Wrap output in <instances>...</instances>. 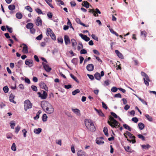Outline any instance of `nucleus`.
<instances>
[{
  "label": "nucleus",
  "instance_id": "1",
  "mask_svg": "<svg viewBox=\"0 0 156 156\" xmlns=\"http://www.w3.org/2000/svg\"><path fill=\"white\" fill-rule=\"evenodd\" d=\"M85 123L86 126L89 130L92 132H94L95 130V127L91 120L87 119H85Z\"/></svg>",
  "mask_w": 156,
  "mask_h": 156
},
{
  "label": "nucleus",
  "instance_id": "2",
  "mask_svg": "<svg viewBox=\"0 0 156 156\" xmlns=\"http://www.w3.org/2000/svg\"><path fill=\"white\" fill-rule=\"evenodd\" d=\"M109 120L108 121V123L112 127L115 128L119 127V124L113 117L110 116L109 118Z\"/></svg>",
  "mask_w": 156,
  "mask_h": 156
},
{
  "label": "nucleus",
  "instance_id": "3",
  "mask_svg": "<svg viewBox=\"0 0 156 156\" xmlns=\"http://www.w3.org/2000/svg\"><path fill=\"white\" fill-rule=\"evenodd\" d=\"M24 109L25 111H27V109L31 108L32 106V104L30 102L29 100H26L24 102Z\"/></svg>",
  "mask_w": 156,
  "mask_h": 156
},
{
  "label": "nucleus",
  "instance_id": "4",
  "mask_svg": "<svg viewBox=\"0 0 156 156\" xmlns=\"http://www.w3.org/2000/svg\"><path fill=\"white\" fill-rule=\"evenodd\" d=\"M51 105L50 103L46 101H44L41 102V105L44 111Z\"/></svg>",
  "mask_w": 156,
  "mask_h": 156
},
{
  "label": "nucleus",
  "instance_id": "5",
  "mask_svg": "<svg viewBox=\"0 0 156 156\" xmlns=\"http://www.w3.org/2000/svg\"><path fill=\"white\" fill-rule=\"evenodd\" d=\"M89 12L93 13L94 15L95 16H98V13L100 14L101 13V12L98 8L95 9V10L94 9H89Z\"/></svg>",
  "mask_w": 156,
  "mask_h": 156
},
{
  "label": "nucleus",
  "instance_id": "6",
  "mask_svg": "<svg viewBox=\"0 0 156 156\" xmlns=\"http://www.w3.org/2000/svg\"><path fill=\"white\" fill-rule=\"evenodd\" d=\"M54 108L51 105L48 107L44 111L48 114H51L54 112Z\"/></svg>",
  "mask_w": 156,
  "mask_h": 156
},
{
  "label": "nucleus",
  "instance_id": "7",
  "mask_svg": "<svg viewBox=\"0 0 156 156\" xmlns=\"http://www.w3.org/2000/svg\"><path fill=\"white\" fill-rule=\"evenodd\" d=\"M42 92L43 93L42 94L40 92H38L37 94L39 95V97H41L43 99H45L47 97L48 95L47 93L44 90H43Z\"/></svg>",
  "mask_w": 156,
  "mask_h": 156
},
{
  "label": "nucleus",
  "instance_id": "8",
  "mask_svg": "<svg viewBox=\"0 0 156 156\" xmlns=\"http://www.w3.org/2000/svg\"><path fill=\"white\" fill-rule=\"evenodd\" d=\"M42 64L46 71L47 72H49L51 71V69L50 67L48 65L46 64L44 62L42 63Z\"/></svg>",
  "mask_w": 156,
  "mask_h": 156
},
{
  "label": "nucleus",
  "instance_id": "9",
  "mask_svg": "<svg viewBox=\"0 0 156 156\" xmlns=\"http://www.w3.org/2000/svg\"><path fill=\"white\" fill-rule=\"evenodd\" d=\"M103 139L102 137L97 138L96 140V143L99 145L104 144V141L102 140Z\"/></svg>",
  "mask_w": 156,
  "mask_h": 156
},
{
  "label": "nucleus",
  "instance_id": "10",
  "mask_svg": "<svg viewBox=\"0 0 156 156\" xmlns=\"http://www.w3.org/2000/svg\"><path fill=\"white\" fill-rule=\"evenodd\" d=\"M25 64L30 67L32 66L34 64L33 61L32 60H27L25 61Z\"/></svg>",
  "mask_w": 156,
  "mask_h": 156
},
{
  "label": "nucleus",
  "instance_id": "11",
  "mask_svg": "<svg viewBox=\"0 0 156 156\" xmlns=\"http://www.w3.org/2000/svg\"><path fill=\"white\" fill-rule=\"evenodd\" d=\"M42 20L41 18L39 17H38L35 22L36 25L37 26H41L42 25Z\"/></svg>",
  "mask_w": 156,
  "mask_h": 156
},
{
  "label": "nucleus",
  "instance_id": "12",
  "mask_svg": "<svg viewBox=\"0 0 156 156\" xmlns=\"http://www.w3.org/2000/svg\"><path fill=\"white\" fill-rule=\"evenodd\" d=\"M40 87L45 90L46 91H48V88L45 83L43 82H41L39 83Z\"/></svg>",
  "mask_w": 156,
  "mask_h": 156
},
{
  "label": "nucleus",
  "instance_id": "13",
  "mask_svg": "<svg viewBox=\"0 0 156 156\" xmlns=\"http://www.w3.org/2000/svg\"><path fill=\"white\" fill-rule=\"evenodd\" d=\"M79 35L83 39L86 41H88L90 40V38L86 35H83L82 34H80Z\"/></svg>",
  "mask_w": 156,
  "mask_h": 156
},
{
  "label": "nucleus",
  "instance_id": "14",
  "mask_svg": "<svg viewBox=\"0 0 156 156\" xmlns=\"http://www.w3.org/2000/svg\"><path fill=\"white\" fill-rule=\"evenodd\" d=\"M86 68L87 70L89 71H91L94 70V66L92 64H90L87 65Z\"/></svg>",
  "mask_w": 156,
  "mask_h": 156
},
{
  "label": "nucleus",
  "instance_id": "15",
  "mask_svg": "<svg viewBox=\"0 0 156 156\" xmlns=\"http://www.w3.org/2000/svg\"><path fill=\"white\" fill-rule=\"evenodd\" d=\"M72 110L73 112L76 114L77 115L80 116V115L81 114L80 113V111L78 109H74L72 108Z\"/></svg>",
  "mask_w": 156,
  "mask_h": 156
},
{
  "label": "nucleus",
  "instance_id": "16",
  "mask_svg": "<svg viewBox=\"0 0 156 156\" xmlns=\"http://www.w3.org/2000/svg\"><path fill=\"white\" fill-rule=\"evenodd\" d=\"M115 52L117 54V55L120 58L123 59L124 58V57L123 55L118 50H115Z\"/></svg>",
  "mask_w": 156,
  "mask_h": 156
},
{
  "label": "nucleus",
  "instance_id": "17",
  "mask_svg": "<svg viewBox=\"0 0 156 156\" xmlns=\"http://www.w3.org/2000/svg\"><path fill=\"white\" fill-rule=\"evenodd\" d=\"M23 45V47L22 51L24 53H27L28 52V47L27 45L24 44H22Z\"/></svg>",
  "mask_w": 156,
  "mask_h": 156
},
{
  "label": "nucleus",
  "instance_id": "18",
  "mask_svg": "<svg viewBox=\"0 0 156 156\" xmlns=\"http://www.w3.org/2000/svg\"><path fill=\"white\" fill-rule=\"evenodd\" d=\"M65 42L66 44L67 45L68 43H70V41L69 37L67 35L64 36Z\"/></svg>",
  "mask_w": 156,
  "mask_h": 156
},
{
  "label": "nucleus",
  "instance_id": "19",
  "mask_svg": "<svg viewBox=\"0 0 156 156\" xmlns=\"http://www.w3.org/2000/svg\"><path fill=\"white\" fill-rule=\"evenodd\" d=\"M76 21L77 23L80 24L81 25H82L83 27H88V25L86 26L84 23L81 22L80 20L78 18H77L76 19Z\"/></svg>",
  "mask_w": 156,
  "mask_h": 156
},
{
  "label": "nucleus",
  "instance_id": "20",
  "mask_svg": "<svg viewBox=\"0 0 156 156\" xmlns=\"http://www.w3.org/2000/svg\"><path fill=\"white\" fill-rule=\"evenodd\" d=\"M78 156H85V152L82 150H79L77 152Z\"/></svg>",
  "mask_w": 156,
  "mask_h": 156
},
{
  "label": "nucleus",
  "instance_id": "21",
  "mask_svg": "<svg viewBox=\"0 0 156 156\" xmlns=\"http://www.w3.org/2000/svg\"><path fill=\"white\" fill-rule=\"evenodd\" d=\"M126 134L130 138L135 139V137L133 136V134H131L128 131H126Z\"/></svg>",
  "mask_w": 156,
  "mask_h": 156
},
{
  "label": "nucleus",
  "instance_id": "22",
  "mask_svg": "<svg viewBox=\"0 0 156 156\" xmlns=\"http://www.w3.org/2000/svg\"><path fill=\"white\" fill-rule=\"evenodd\" d=\"M94 77L95 78L98 80H99L101 79L100 74L98 72H97L95 74Z\"/></svg>",
  "mask_w": 156,
  "mask_h": 156
},
{
  "label": "nucleus",
  "instance_id": "23",
  "mask_svg": "<svg viewBox=\"0 0 156 156\" xmlns=\"http://www.w3.org/2000/svg\"><path fill=\"white\" fill-rule=\"evenodd\" d=\"M42 129L41 128H38V129H34V133L35 134H38L41 132Z\"/></svg>",
  "mask_w": 156,
  "mask_h": 156
},
{
  "label": "nucleus",
  "instance_id": "24",
  "mask_svg": "<svg viewBox=\"0 0 156 156\" xmlns=\"http://www.w3.org/2000/svg\"><path fill=\"white\" fill-rule=\"evenodd\" d=\"M95 110L98 113V115L101 116H104V114L99 109L98 110L97 109L95 108Z\"/></svg>",
  "mask_w": 156,
  "mask_h": 156
},
{
  "label": "nucleus",
  "instance_id": "25",
  "mask_svg": "<svg viewBox=\"0 0 156 156\" xmlns=\"http://www.w3.org/2000/svg\"><path fill=\"white\" fill-rule=\"evenodd\" d=\"M71 41L72 42V46L74 47L75 49H76V46L77 44V42L76 40L75 39H73L71 40Z\"/></svg>",
  "mask_w": 156,
  "mask_h": 156
},
{
  "label": "nucleus",
  "instance_id": "26",
  "mask_svg": "<svg viewBox=\"0 0 156 156\" xmlns=\"http://www.w3.org/2000/svg\"><path fill=\"white\" fill-rule=\"evenodd\" d=\"M14 97H15L14 95L12 94H10L9 96V101L10 102H12L14 104H16V101H14Z\"/></svg>",
  "mask_w": 156,
  "mask_h": 156
},
{
  "label": "nucleus",
  "instance_id": "27",
  "mask_svg": "<svg viewBox=\"0 0 156 156\" xmlns=\"http://www.w3.org/2000/svg\"><path fill=\"white\" fill-rule=\"evenodd\" d=\"M139 128L140 130L143 129L144 127V125L142 122H140L138 124Z\"/></svg>",
  "mask_w": 156,
  "mask_h": 156
},
{
  "label": "nucleus",
  "instance_id": "28",
  "mask_svg": "<svg viewBox=\"0 0 156 156\" xmlns=\"http://www.w3.org/2000/svg\"><path fill=\"white\" fill-rule=\"evenodd\" d=\"M26 27L27 29H30L31 28H33V24L31 23H29L26 25Z\"/></svg>",
  "mask_w": 156,
  "mask_h": 156
},
{
  "label": "nucleus",
  "instance_id": "29",
  "mask_svg": "<svg viewBox=\"0 0 156 156\" xmlns=\"http://www.w3.org/2000/svg\"><path fill=\"white\" fill-rule=\"evenodd\" d=\"M41 113V110L38 111V112H37V113L36 116L34 117V120L38 119L39 118V115Z\"/></svg>",
  "mask_w": 156,
  "mask_h": 156
},
{
  "label": "nucleus",
  "instance_id": "30",
  "mask_svg": "<svg viewBox=\"0 0 156 156\" xmlns=\"http://www.w3.org/2000/svg\"><path fill=\"white\" fill-rule=\"evenodd\" d=\"M83 48V46L82 43L81 42H79L78 44L77 50L79 51L80 50Z\"/></svg>",
  "mask_w": 156,
  "mask_h": 156
},
{
  "label": "nucleus",
  "instance_id": "31",
  "mask_svg": "<svg viewBox=\"0 0 156 156\" xmlns=\"http://www.w3.org/2000/svg\"><path fill=\"white\" fill-rule=\"evenodd\" d=\"M83 3V5L87 8H89L90 4L87 1H84Z\"/></svg>",
  "mask_w": 156,
  "mask_h": 156
},
{
  "label": "nucleus",
  "instance_id": "32",
  "mask_svg": "<svg viewBox=\"0 0 156 156\" xmlns=\"http://www.w3.org/2000/svg\"><path fill=\"white\" fill-rule=\"evenodd\" d=\"M16 16L17 18L20 19L22 18L23 15L21 13L18 12L16 14Z\"/></svg>",
  "mask_w": 156,
  "mask_h": 156
},
{
  "label": "nucleus",
  "instance_id": "33",
  "mask_svg": "<svg viewBox=\"0 0 156 156\" xmlns=\"http://www.w3.org/2000/svg\"><path fill=\"white\" fill-rule=\"evenodd\" d=\"M78 60L77 58H74L71 61L75 65H76L77 64Z\"/></svg>",
  "mask_w": 156,
  "mask_h": 156
},
{
  "label": "nucleus",
  "instance_id": "34",
  "mask_svg": "<svg viewBox=\"0 0 156 156\" xmlns=\"http://www.w3.org/2000/svg\"><path fill=\"white\" fill-rule=\"evenodd\" d=\"M125 150L127 152H131V149L129 146H125L124 147Z\"/></svg>",
  "mask_w": 156,
  "mask_h": 156
},
{
  "label": "nucleus",
  "instance_id": "35",
  "mask_svg": "<svg viewBox=\"0 0 156 156\" xmlns=\"http://www.w3.org/2000/svg\"><path fill=\"white\" fill-rule=\"evenodd\" d=\"M9 9L10 10H13L15 9V6L13 5H10L8 6Z\"/></svg>",
  "mask_w": 156,
  "mask_h": 156
},
{
  "label": "nucleus",
  "instance_id": "36",
  "mask_svg": "<svg viewBox=\"0 0 156 156\" xmlns=\"http://www.w3.org/2000/svg\"><path fill=\"white\" fill-rule=\"evenodd\" d=\"M124 127L126 129H128L129 131H131V128L128 125L126 124H124L123 125Z\"/></svg>",
  "mask_w": 156,
  "mask_h": 156
},
{
  "label": "nucleus",
  "instance_id": "37",
  "mask_svg": "<svg viewBox=\"0 0 156 156\" xmlns=\"http://www.w3.org/2000/svg\"><path fill=\"white\" fill-rule=\"evenodd\" d=\"M103 132L105 135L108 136V129L107 127H104L103 129Z\"/></svg>",
  "mask_w": 156,
  "mask_h": 156
},
{
  "label": "nucleus",
  "instance_id": "38",
  "mask_svg": "<svg viewBox=\"0 0 156 156\" xmlns=\"http://www.w3.org/2000/svg\"><path fill=\"white\" fill-rule=\"evenodd\" d=\"M70 76L71 78L73 79L75 81H76L77 83H79V81H78L76 77H75L72 74H70Z\"/></svg>",
  "mask_w": 156,
  "mask_h": 156
},
{
  "label": "nucleus",
  "instance_id": "39",
  "mask_svg": "<svg viewBox=\"0 0 156 156\" xmlns=\"http://www.w3.org/2000/svg\"><path fill=\"white\" fill-rule=\"evenodd\" d=\"M47 116L46 114H44L42 116V119L43 121L45 122L47 120Z\"/></svg>",
  "mask_w": 156,
  "mask_h": 156
},
{
  "label": "nucleus",
  "instance_id": "40",
  "mask_svg": "<svg viewBox=\"0 0 156 156\" xmlns=\"http://www.w3.org/2000/svg\"><path fill=\"white\" fill-rule=\"evenodd\" d=\"M145 116L148 121L150 122L152 121V119L151 117L148 114H146L145 115Z\"/></svg>",
  "mask_w": 156,
  "mask_h": 156
},
{
  "label": "nucleus",
  "instance_id": "41",
  "mask_svg": "<svg viewBox=\"0 0 156 156\" xmlns=\"http://www.w3.org/2000/svg\"><path fill=\"white\" fill-rule=\"evenodd\" d=\"M47 32L48 34L50 35L53 33L52 31L50 28H48L47 29Z\"/></svg>",
  "mask_w": 156,
  "mask_h": 156
},
{
  "label": "nucleus",
  "instance_id": "42",
  "mask_svg": "<svg viewBox=\"0 0 156 156\" xmlns=\"http://www.w3.org/2000/svg\"><path fill=\"white\" fill-rule=\"evenodd\" d=\"M142 148L145 149H147L149 148L150 147V146L149 144L143 145L141 146Z\"/></svg>",
  "mask_w": 156,
  "mask_h": 156
},
{
  "label": "nucleus",
  "instance_id": "43",
  "mask_svg": "<svg viewBox=\"0 0 156 156\" xmlns=\"http://www.w3.org/2000/svg\"><path fill=\"white\" fill-rule=\"evenodd\" d=\"M3 90L5 93H7L9 90V88L7 86H5L3 88Z\"/></svg>",
  "mask_w": 156,
  "mask_h": 156
},
{
  "label": "nucleus",
  "instance_id": "44",
  "mask_svg": "<svg viewBox=\"0 0 156 156\" xmlns=\"http://www.w3.org/2000/svg\"><path fill=\"white\" fill-rule=\"evenodd\" d=\"M22 60H20L17 62V64H16V66L18 67V68H19L22 65Z\"/></svg>",
  "mask_w": 156,
  "mask_h": 156
},
{
  "label": "nucleus",
  "instance_id": "45",
  "mask_svg": "<svg viewBox=\"0 0 156 156\" xmlns=\"http://www.w3.org/2000/svg\"><path fill=\"white\" fill-rule=\"evenodd\" d=\"M80 92V90L78 89H77L74 91H73L72 92V94L73 95H75L76 94H77L79 93Z\"/></svg>",
  "mask_w": 156,
  "mask_h": 156
},
{
  "label": "nucleus",
  "instance_id": "46",
  "mask_svg": "<svg viewBox=\"0 0 156 156\" xmlns=\"http://www.w3.org/2000/svg\"><path fill=\"white\" fill-rule=\"evenodd\" d=\"M25 9L28 11H29L30 12H32V9L30 6H27L25 7Z\"/></svg>",
  "mask_w": 156,
  "mask_h": 156
},
{
  "label": "nucleus",
  "instance_id": "47",
  "mask_svg": "<svg viewBox=\"0 0 156 156\" xmlns=\"http://www.w3.org/2000/svg\"><path fill=\"white\" fill-rule=\"evenodd\" d=\"M15 121H12L10 122V126L12 129H14V126L15 125Z\"/></svg>",
  "mask_w": 156,
  "mask_h": 156
},
{
  "label": "nucleus",
  "instance_id": "48",
  "mask_svg": "<svg viewBox=\"0 0 156 156\" xmlns=\"http://www.w3.org/2000/svg\"><path fill=\"white\" fill-rule=\"evenodd\" d=\"M136 96L138 98V99L143 104H145V105H147V103L144 100L141 99L139 97H138L136 95Z\"/></svg>",
  "mask_w": 156,
  "mask_h": 156
},
{
  "label": "nucleus",
  "instance_id": "49",
  "mask_svg": "<svg viewBox=\"0 0 156 156\" xmlns=\"http://www.w3.org/2000/svg\"><path fill=\"white\" fill-rule=\"evenodd\" d=\"M11 149L13 151H15L16 150V144L15 143H13L11 147Z\"/></svg>",
  "mask_w": 156,
  "mask_h": 156
},
{
  "label": "nucleus",
  "instance_id": "50",
  "mask_svg": "<svg viewBox=\"0 0 156 156\" xmlns=\"http://www.w3.org/2000/svg\"><path fill=\"white\" fill-rule=\"evenodd\" d=\"M36 12L39 14H42V12L41 9H39L37 8L35 9Z\"/></svg>",
  "mask_w": 156,
  "mask_h": 156
},
{
  "label": "nucleus",
  "instance_id": "51",
  "mask_svg": "<svg viewBox=\"0 0 156 156\" xmlns=\"http://www.w3.org/2000/svg\"><path fill=\"white\" fill-rule=\"evenodd\" d=\"M31 88L32 90L34 91H37V87L34 85H32L31 86Z\"/></svg>",
  "mask_w": 156,
  "mask_h": 156
},
{
  "label": "nucleus",
  "instance_id": "52",
  "mask_svg": "<svg viewBox=\"0 0 156 156\" xmlns=\"http://www.w3.org/2000/svg\"><path fill=\"white\" fill-rule=\"evenodd\" d=\"M138 136L139 138L141 139H142L143 140H145V137L143 136L142 135L139 134L138 135Z\"/></svg>",
  "mask_w": 156,
  "mask_h": 156
},
{
  "label": "nucleus",
  "instance_id": "53",
  "mask_svg": "<svg viewBox=\"0 0 156 156\" xmlns=\"http://www.w3.org/2000/svg\"><path fill=\"white\" fill-rule=\"evenodd\" d=\"M118 89L116 87H113L111 89V91L113 92H115L117 91Z\"/></svg>",
  "mask_w": 156,
  "mask_h": 156
},
{
  "label": "nucleus",
  "instance_id": "54",
  "mask_svg": "<svg viewBox=\"0 0 156 156\" xmlns=\"http://www.w3.org/2000/svg\"><path fill=\"white\" fill-rule=\"evenodd\" d=\"M20 127L19 126H18L16 128H15V133L17 134L18 133L19 131L20 130Z\"/></svg>",
  "mask_w": 156,
  "mask_h": 156
},
{
  "label": "nucleus",
  "instance_id": "55",
  "mask_svg": "<svg viewBox=\"0 0 156 156\" xmlns=\"http://www.w3.org/2000/svg\"><path fill=\"white\" fill-rule=\"evenodd\" d=\"M51 38L54 40H55L56 39V36L53 33L51 35H50Z\"/></svg>",
  "mask_w": 156,
  "mask_h": 156
},
{
  "label": "nucleus",
  "instance_id": "56",
  "mask_svg": "<svg viewBox=\"0 0 156 156\" xmlns=\"http://www.w3.org/2000/svg\"><path fill=\"white\" fill-rule=\"evenodd\" d=\"M58 42L59 43L62 44L63 43V39L61 37H59L57 39Z\"/></svg>",
  "mask_w": 156,
  "mask_h": 156
},
{
  "label": "nucleus",
  "instance_id": "57",
  "mask_svg": "<svg viewBox=\"0 0 156 156\" xmlns=\"http://www.w3.org/2000/svg\"><path fill=\"white\" fill-rule=\"evenodd\" d=\"M43 36L42 34H41L36 37V39L38 40H41Z\"/></svg>",
  "mask_w": 156,
  "mask_h": 156
},
{
  "label": "nucleus",
  "instance_id": "58",
  "mask_svg": "<svg viewBox=\"0 0 156 156\" xmlns=\"http://www.w3.org/2000/svg\"><path fill=\"white\" fill-rule=\"evenodd\" d=\"M91 37L93 39H94L95 40L97 41H98V37H96L95 35H94V34H92L91 35Z\"/></svg>",
  "mask_w": 156,
  "mask_h": 156
},
{
  "label": "nucleus",
  "instance_id": "59",
  "mask_svg": "<svg viewBox=\"0 0 156 156\" xmlns=\"http://www.w3.org/2000/svg\"><path fill=\"white\" fill-rule=\"evenodd\" d=\"M6 28L9 32L11 33L12 32V29L11 27H9L8 26H6Z\"/></svg>",
  "mask_w": 156,
  "mask_h": 156
},
{
  "label": "nucleus",
  "instance_id": "60",
  "mask_svg": "<svg viewBox=\"0 0 156 156\" xmlns=\"http://www.w3.org/2000/svg\"><path fill=\"white\" fill-rule=\"evenodd\" d=\"M132 120L135 123H137L138 122V120L136 117H135L133 118L132 119Z\"/></svg>",
  "mask_w": 156,
  "mask_h": 156
},
{
  "label": "nucleus",
  "instance_id": "61",
  "mask_svg": "<svg viewBox=\"0 0 156 156\" xmlns=\"http://www.w3.org/2000/svg\"><path fill=\"white\" fill-rule=\"evenodd\" d=\"M70 4L72 7H74L76 5V3L75 2L73 1L70 2Z\"/></svg>",
  "mask_w": 156,
  "mask_h": 156
},
{
  "label": "nucleus",
  "instance_id": "62",
  "mask_svg": "<svg viewBox=\"0 0 156 156\" xmlns=\"http://www.w3.org/2000/svg\"><path fill=\"white\" fill-rule=\"evenodd\" d=\"M146 34L147 33L145 31H141V35L143 36L144 37H146Z\"/></svg>",
  "mask_w": 156,
  "mask_h": 156
},
{
  "label": "nucleus",
  "instance_id": "63",
  "mask_svg": "<svg viewBox=\"0 0 156 156\" xmlns=\"http://www.w3.org/2000/svg\"><path fill=\"white\" fill-rule=\"evenodd\" d=\"M30 32L31 34H34L35 32V30L33 27L30 29Z\"/></svg>",
  "mask_w": 156,
  "mask_h": 156
},
{
  "label": "nucleus",
  "instance_id": "64",
  "mask_svg": "<svg viewBox=\"0 0 156 156\" xmlns=\"http://www.w3.org/2000/svg\"><path fill=\"white\" fill-rule=\"evenodd\" d=\"M87 53V51L84 49H82L80 51V53L81 54H86Z\"/></svg>",
  "mask_w": 156,
  "mask_h": 156
}]
</instances>
